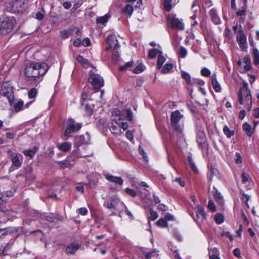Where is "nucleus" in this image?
I'll return each mask as SVG.
<instances>
[{
	"mask_svg": "<svg viewBox=\"0 0 259 259\" xmlns=\"http://www.w3.org/2000/svg\"><path fill=\"white\" fill-rule=\"evenodd\" d=\"M188 162L191 167V168H192V170L194 171V172H196L197 171V168L195 166L194 163L192 161V158L191 156H188Z\"/></svg>",
	"mask_w": 259,
	"mask_h": 259,
	"instance_id": "nucleus-52",
	"label": "nucleus"
},
{
	"mask_svg": "<svg viewBox=\"0 0 259 259\" xmlns=\"http://www.w3.org/2000/svg\"><path fill=\"white\" fill-rule=\"evenodd\" d=\"M119 126L120 128H122L123 130H125L128 127V124L126 122H122L121 123H119Z\"/></svg>",
	"mask_w": 259,
	"mask_h": 259,
	"instance_id": "nucleus-64",
	"label": "nucleus"
},
{
	"mask_svg": "<svg viewBox=\"0 0 259 259\" xmlns=\"http://www.w3.org/2000/svg\"><path fill=\"white\" fill-rule=\"evenodd\" d=\"M8 153L12 161V165L15 167L16 168H20L23 162L22 155L14 152L10 149L8 150Z\"/></svg>",
	"mask_w": 259,
	"mask_h": 259,
	"instance_id": "nucleus-11",
	"label": "nucleus"
},
{
	"mask_svg": "<svg viewBox=\"0 0 259 259\" xmlns=\"http://www.w3.org/2000/svg\"><path fill=\"white\" fill-rule=\"evenodd\" d=\"M173 65L171 63L165 64L161 69V72L163 73H167L172 68Z\"/></svg>",
	"mask_w": 259,
	"mask_h": 259,
	"instance_id": "nucleus-34",
	"label": "nucleus"
},
{
	"mask_svg": "<svg viewBox=\"0 0 259 259\" xmlns=\"http://www.w3.org/2000/svg\"><path fill=\"white\" fill-rule=\"evenodd\" d=\"M134 62L133 61H130L128 62H126L125 64H124L123 65H121L119 67V70L120 71H124L126 69H128L129 68L131 67L132 65H133Z\"/></svg>",
	"mask_w": 259,
	"mask_h": 259,
	"instance_id": "nucleus-37",
	"label": "nucleus"
},
{
	"mask_svg": "<svg viewBox=\"0 0 259 259\" xmlns=\"http://www.w3.org/2000/svg\"><path fill=\"white\" fill-rule=\"evenodd\" d=\"M71 31L67 30H63L60 32V36L62 38L66 39L69 37Z\"/></svg>",
	"mask_w": 259,
	"mask_h": 259,
	"instance_id": "nucleus-48",
	"label": "nucleus"
},
{
	"mask_svg": "<svg viewBox=\"0 0 259 259\" xmlns=\"http://www.w3.org/2000/svg\"><path fill=\"white\" fill-rule=\"evenodd\" d=\"M190 84H198L200 86H202L204 84V82L202 80L199 79L193 78L191 80V83Z\"/></svg>",
	"mask_w": 259,
	"mask_h": 259,
	"instance_id": "nucleus-47",
	"label": "nucleus"
},
{
	"mask_svg": "<svg viewBox=\"0 0 259 259\" xmlns=\"http://www.w3.org/2000/svg\"><path fill=\"white\" fill-rule=\"evenodd\" d=\"M150 216L149 219L151 221H154L158 218V214L156 211L153 210L152 209H150Z\"/></svg>",
	"mask_w": 259,
	"mask_h": 259,
	"instance_id": "nucleus-49",
	"label": "nucleus"
},
{
	"mask_svg": "<svg viewBox=\"0 0 259 259\" xmlns=\"http://www.w3.org/2000/svg\"><path fill=\"white\" fill-rule=\"evenodd\" d=\"M14 110L16 112H18L24 109V103L22 100H19L18 102L13 105Z\"/></svg>",
	"mask_w": 259,
	"mask_h": 259,
	"instance_id": "nucleus-26",
	"label": "nucleus"
},
{
	"mask_svg": "<svg viewBox=\"0 0 259 259\" xmlns=\"http://www.w3.org/2000/svg\"><path fill=\"white\" fill-rule=\"evenodd\" d=\"M66 128L64 134L65 139H67L69 138L71 133L78 132L82 126V123L76 122L72 118L68 119L66 122Z\"/></svg>",
	"mask_w": 259,
	"mask_h": 259,
	"instance_id": "nucleus-5",
	"label": "nucleus"
},
{
	"mask_svg": "<svg viewBox=\"0 0 259 259\" xmlns=\"http://www.w3.org/2000/svg\"><path fill=\"white\" fill-rule=\"evenodd\" d=\"M126 4L123 9V12L127 17H130L133 14L134 11V5Z\"/></svg>",
	"mask_w": 259,
	"mask_h": 259,
	"instance_id": "nucleus-25",
	"label": "nucleus"
},
{
	"mask_svg": "<svg viewBox=\"0 0 259 259\" xmlns=\"http://www.w3.org/2000/svg\"><path fill=\"white\" fill-rule=\"evenodd\" d=\"M187 55V50L184 47L181 46L179 50V56L181 58H184Z\"/></svg>",
	"mask_w": 259,
	"mask_h": 259,
	"instance_id": "nucleus-46",
	"label": "nucleus"
},
{
	"mask_svg": "<svg viewBox=\"0 0 259 259\" xmlns=\"http://www.w3.org/2000/svg\"><path fill=\"white\" fill-rule=\"evenodd\" d=\"M183 118V115L179 110L172 112L170 115L171 126L175 131L179 133H182L183 130V125L180 123Z\"/></svg>",
	"mask_w": 259,
	"mask_h": 259,
	"instance_id": "nucleus-4",
	"label": "nucleus"
},
{
	"mask_svg": "<svg viewBox=\"0 0 259 259\" xmlns=\"http://www.w3.org/2000/svg\"><path fill=\"white\" fill-rule=\"evenodd\" d=\"M236 158L235 159V162L237 164L241 163L242 162L241 156L239 153H236L235 154Z\"/></svg>",
	"mask_w": 259,
	"mask_h": 259,
	"instance_id": "nucleus-61",
	"label": "nucleus"
},
{
	"mask_svg": "<svg viewBox=\"0 0 259 259\" xmlns=\"http://www.w3.org/2000/svg\"><path fill=\"white\" fill-rule=\"evenodd\" d=\"M81 247V244L77 241L70 243L66 248V253L67 254H74L76 251Z\"/></svg>",
	"mask_w": 259,
	"mask_h": 259,
	"instance_id": "nucleus-16",
	"label": "nucleus"
},
{
	"mask_svg": "<svg viewBox=\"0 0 259 259\" xmlns=\"http://www.w3.org/2000/svg\"><path fill=\"white\" fill-rule=\"evenodd\" d=\"M162 54V51L158 49H152L149 50L148 53V56L150 58H154L156 55Z\"/></svg>",
	"mask_w": 259,
	"mask_h": 259,
	"instance_id": "nucleus-27",
	"label": "nucleus"
},
{
	"mask_svg": "<svg viewBox=\"0 0 259 259\" xmlns=\"http://www.w3.org/2000/svg\"><path fill=\"white\" fill-rule=\"evenodd\" d=\"M120 203L118 198L116 196H109L104 202V206L109 209H116Z\"/></svg>",
	"mask_w": 259,
	"mask_h": 259,
	"instance_id": "nucleus-13",
	"label": "nucleus"
},
{
	"mask_svg": "<svg viewBox=\"0 0 259 259\" xmlns=\"http://www.w3.org/2000/svg\"><path fill=\"white\" fill-rule=\"evenodd\" d=\"M209 15L212 22L217 25L220 24L221 22V20L218 15L216 9L213 8L209 10Z\"/></svg>",
	"mask_w": 259,
	"mask_h": 259,
	"instance_id": "nucleus-17",
	"label": "nucleus"
},
{
	"mask_svg": "<svg viewBox=\"0 0 259 259\" xmlns=\"http://www.w3.org/2000/svg\"><path fill=\"white\" fill-rule=\"evenodd\" d=\"M145 68V67L143 64H140L135 68L134 72L136 74H138L143 71Z\"/></svg>",
	"mask_w": 259,
	"mask_h": 259,
	"instance_id": "nucleus-45",
	"label": "nucleus"
},
{
	"mask_svg": "<svg viewBox=\"0 0 259 259\" xmlns=\"http://www.w3.org/2000/svg\"><path fill=\"white\" fill-rule=\"evenodd\" d=\"M11 9L14 12H22L25 9V2L23 0H14L10 3Z\"/></svg>",
	"mask_w": 259,
	"mask_h": 259,
	"instance_id": "nucleus-12",
	"label": "nucleus"
},
{
	"mask_svg": "<svg viewBox=\"0 0 259 259\" xmlns=\"http://www.w3.org/2000/svg\"><path fill=\"white\" fill-rule=\"evenodd\" d=\"M197 211L196 217L194 216L193 212H190L189 214L193 218L196 223L200 226L203 223L204 220L206 219V214L202 206L198 205L197 206Z\"/></svg>",
	"mask_w": 259,
	"mask_h": 259,
	"instance_id": "nucleus-10",
	"label": "nucleus"
},
{
	"mask_svg": "<svg viewBox=\"0 0 259 259\" xmlns=\"http://www.w3.org/2000/svg\"><path fill=\"white\" fill-rule=\"evenodd\" d=\"M201 73L204 76L208 77L210 76L211 72L208 68L204 67L201 69Z\"/></svg>",
	"mask_w": 259,
	"mask_h": 259,
	"instance_id": "nucleus-50",
	"label": "nucleus"
},
{
	"mask_svg": "<svg viewBox=\"0 0 259 259\" xmlns=\"http://www.w3.org/2000/svg\"><path fill=\"white\" fill-rule=\"evenodd\" d=\"M72 145L70 143L68 142H64L58 146V149L62 152H68L70 150Z\"/></svg>",
	"mask_w": 259,
	"mask_h": 259,
	"instance_id": "nucleus-21",
	"label": "nucleus"
},
{
	"mask_svg": "<svg viewBox=\"0 0 259 259\" xmlns=\"http://www.w3.org/2000/svg\"><path fill=\"white\" fill-rule=\"evenodd\" d=\"M208 207L212 212H214L216 210L215 206L214 203L212 200H209L208 203Z\"/></svg>",
	"mask_w": 259,
	"mask_h": 259,
	"instance_id": "nucleus-53",
	"label": "nucleus"
},
{
	"mask_svg": "<svg viewBox=\"0 0 259 259\" xmlns=\"http://www.w3.org/2000/svg\"><path fill=\"white\" fill-rule=\"evenodd\" d=\"M15 20L11 18H6L0 23V35L5 36L9 34L14 27Z\"/></svg>",
	"mask_w": 259,
	"mask_h": 259,
	"instance_id": "nucleus-7",
	"label": "nucleus"
},
{
	"mask_svg": "<svg viewBox=\"0 0 259 259\" xmlns=\"http://www.w3.org/2000/svg\"><path fill=\"white\" fill-rule=\"evenodd\" d=\"M48 69V66L46 63L32 62L26 64L25 73L28 77L35 78L44 75Z\"/></svg>",
	"mask_w": 259,
	"mask_h": 259,
	"instance_id": "nucleus-1",
	"label": "nucleus"
},
{
	"mask_svg": "<svg viewBox=\"0 0 259 259\" xmlns=\"http://www.w3.org/2000/svg\"><path fill=\"white\" fill-rule=\"evenodd\" d=\"M126 138L130 140V141H132L133 140V133L131 131H128L125 134Z\"/></svg>",
	"mask_w": 259,
	"mask_h": 259,
	"instance_id": "nucleus-63",
	"label": "nucleus"
},
{
	"mask_svg": "<svg viewBox=\"0 0 259 259\" xmlns=\"http://www.w3.org/2000/svg\"><path fill=\"white\" fill-rule=\"evenodd\" d=\"M90 141V136L86 134L85 135H82L76 137L74 139V146L78 149L81 145H85L89 143Z\"/></svg>",
	"mask_w": 259,
	"mask_h": 259,
	"instance_id": "nucleus-15",
	"label": "nucleus"
},
{
	"mask_svg": "<svg viewBox=\"0 0 259 259\" xmlns=\"http://www.w3.org/2000/svg\"><path fill=\"white\" fill-rule=\"evenodd\" d=\"M106 179L111 182L121 186L123 184V180L120 177H115L110 175H106L105 176Z\"/></svg>",
	"mask_w": 259,
	"mask_h": 259,
	"instance_id": "nucleus-20",
	"label": "nucleus"
},
{
	"mask_svg": "<svg viewBox=\"0 0 259 259\" xmlns=\"http://www.w3.org/2000/svg\"><path fill=\"white\" fill-rule=\"evenodd\" d=\"M166 58L161 54L158 56L157 62V69H160L162 68L163 64L165 62Z\"/></svg>",
	"mask_w": 259,
	"mask_h": 259,
	"instance_id": "nucleus-28",
	"label": "nucleus"
},
{
	"mask_svg": "<svg viewBox=\"0 0 259 259\" xmlns=\"http://www.w3.org/2000/svg\"><path fill=\"white\" fill-rule=\"evenodd\" d=\"M83 4V2L82 0H79L77 2H76L73 5L72 9L74 11H76L78 8H79Z\"/></svg>",
	"mask_w": 259,
	"mask_h": 259,
	"instance_id": "nucleus-56",
	"label": "nucleus"
},
{
	"mask_svg": "<svg viewBox=\"0 0 259 259\" xmlns=\"http://www.w3.org/2000/svg\"><path fill=\"white\" fill-rule=\"evenodd\" d=\"M78 213L82 215H85L88 213V209L85 207H81L78 209Z\"/></svg>",
	"mask_w": 259,
	"mask_h": 259,
	"instance_id": "nucleus-59",
	"label": "nucleus"
},
{
	"mask_svg": "<svg viewBox=\"0 0 259 259\" xmlns=\"http://www.w3.org/2000/svg\"><path fill=\"white\" fill-rule=\"evenodd\" d=\"M164 219L167 222L168 221L175 220V218L172 214H170V213H167L165 215Z\"/></svg>",
	"mask_w": 259,
	"mask_h": 259,
	"instance_id": "nucleus-60",
	"label": "nucleus"
},
{
	"mask_svg": "<svg viewBox=\"0 0 259 259\" xmlns=\"http://www.w3.org/2000/svg\"><path fill=\"white\" fill-rule=\"evenodd\" d=\"M181 76L182 78L186 81L187 83L190 84L191 83V77L189 73L185 71H182Z\"/></svg>",
	"mask_w": 259,
	"mask_h": 259,
	"instance_id": "nucleus-30",
	"label": "nucleus"
},
{
	"mask_svg": "<svg viewBox=\"0 0 259 259\" xmlns=\"http://www.w3.org/2000/svg\"><path fill=\"white\" fill-rule=\"evenodd\" d=\"M38 150V147H34L32 149L25 150L23 151L24 155L27 157H29L30 158H33L36 151Z\"/></svg>",
	"mask_w": 259,
	"mask_h": 259,
	"instance_id": "nucleus-22",
	"label": "nucleus"
},
{
	"mask_svg": "<svg viewBox=\"0 0 259 259\" xmlns=\"http://www.w3.org/2000/svg\"><path fill=\"white\" fill-rule=\"evenodd\" d=\"M76 59L79 62H80L81 64H82V65L85 67H87L89 65L88 60L83 58L81 56L79 55V56H77V57L76 58Z\"/></svg>",
	"mask_w": 259,
	"mask_h": 259,
	"instance_id": "nucleus-35",
	"label": "nucleus"
},
{
	"mask_svg": "<svg viewBox=\"0 0 259 259\" xmlns=\"http://www.w3.org/2000/svg\"><path fill=\"white\" fill-rule=\"evenodd\" d=\"M223 132L225 135L228 138H230L234 135V131L230 130L227 125H225L223 129Z\"/></svg>",
	"mask_w": 259,
	"mask_h": 259,
	"instance_id": "nucleus-31",
	"label": "nucleus"
},
{
	"mask_svg": "<svg viewBox=\"0 0 259 259\" xmlns=\"http://www.w3.org/2000/svg\"><path fill=\"white\" fill-rule=\"evenodd\" d=\"M214 219L218 224H221L224 221V216L221 213H217L215 215Z\"/></svg>",
	"mask_w": 259,
	"mask_h": 259,
	"instance_id": "nucleus-44",
	"label": "nucleus"
},
{
	"mask_svg": "<svg viewBox=\"0 0 259 259\" xmlns=\"http://www.w3.org/2000/svg\"><path fill=\"white\" fill-rule=\"evenodd\" d=\"M237 40L239 44H244L246 42V37L243 33H240L239 35L237 36Z\"/></svg>",
	"mask_w": 259,
	"mask_h": 259,
	"instance_id": "nucleus-36",
	"label": "nucleus"
},
{
	"mask_svg": "<svg viewBox=\"0 0 259 259\" xmlns=\"http://www.w3.org/2000/svg\"><path fill=\"white\" fill-rule=\"evenodd\" d=\"M110 18V15L108 14H106L103 16L97 17L96 23L97 24L105 25Z\"/></svg>",
	"mask_w": 259,
	"mask_h": 259,
	"instance_id": "nucleus-23",
	"label": "nucleus"
},
{
	"mask_svg": "<svg viewBox=\"0 0 259 259\" xmlns=\"http://www.w3.org/2000/svg\"><path fill=\"white\" fill-rule=\"evenodd\" d=\"M253 63L255 65L259 64V51L256 48L253 49Z\"/></svg>",
	"mask_w": 259,
	"mask_h": 259,
	"instance_id": "nucleus-29",
	"label": "nucleus"
},
{
	"mask_svg": "<svg viewBox=\"0 0 259 259\" xmlns=\"http://www.w3.org/2000/svg\"><path fill=\"white\" fill-rule=\"evenodd\" d=\"M37 94V90L35 88H32L28 92V96L30 99H33L36 97Z\"/></svg>",
	"mask_w": 259,
	"mask_h": 259,
	"instance_id": "nucleus-43",
	"label": "nucleus"
},
{
	"mask_svg": "<svg viewBox=\"0 0 259 259\" xmlns=\"http://www.w3.org/2000/svg\"><path fill=\"white\" fill-rule=\"evenodd\" d=\"M119 125L117 121L110 122L108 123V127L111 132L115 135H118L121 134L120 130L119 128Z\"/></svg>",
	"mask_w": 259,
	"mask_h": 259,
	"instance_id": "nucleus-18",
	"label": "nucleus"
},
{
	"mask_svg": "<svg viewBox=\"0 0 259 259\" xmlns=\"http://www.w3.org/2000/svg\"><path fill=\"white\" fill-rule=\"evenodd\" d=\"M122 114L125 116L126 119L129 121L133 119V112L130 109H127L122 111Z\"/></svg>",
	"mask_w": 259,
	"mask_h": 259,
	"instance_id": "nucleus-33",
	"label": "nucleus"
},
{
	"mask_svg": "<svg viewBox=\"0 0 259 259\" xmlns=\"http://www.w3.org/2000/svg\"><path fill=\"white\" fill-rule=\"evenodd\" d=\"M238 102L244 106V107L249 111L252 107V97L251 92L248 88L247 83H245L239 89L238 94Z\"/></svg>",
	"mask_w": 259,
	"mask_h": 259,
	"instance_id": "nucleus-2",
	"label": "nucleus"
},
{
	"mask_svg": "<svg viewBox=\"0 0 259 259\" xmlns=\"http://www.w3.org/2000/svg\"><path fill=\"white\" fill-rule=\"evenodd\" d=\"M125 192L128 195H129L132 197H134L137 195L136 192L134 190H133L131 189H130V188H126L125 189Z\"/></svg>",
	"mask_w": 259,
	"mask_h": 259,
	"instance_id": "nucleus-55",
	"label": "nucleus"
},
{
	"mask_svg": "<svg viewBox=\"0 0 259 259\" xmlns=\"http://www.w3.org/2000/svg\"><path fill=\"white\" fill-rule=\"evenodd\" d=\"M140 153L143 156V158L146 161H148V157L146 155V153L143 149V148L141 146H139V147Z\"/></svg>",
	"mask_w": 259,
	"mask_h": 259,
	"instance_id": "nucleus-54",
	"label": "nucleus"
},
{
	"mask_svg": "<svg viewBox=\"0 0 259 259\" xmlns=\"http://www.w3.org/2000/svg\"><path fill=\"white\" fill-rule=\"evenodd\" d=\"M242 129L248 137H251L253 133V130L252 129L251 126L247 123H245L243 124Z\"/></svg>",
	"mask_w": 259,
	"mask_h": 259,
	"instance_id": "nucleus-24",
	"label": "nucleus"
},
{
	"mask_svg": "<svg viewBox=\"0 0 259 259\" xmlns=\"http://www.w3.org/2000/svg\"><path fill=\"white\" fill-rule=\"evenodd\" d=\"M244 62L245 64V65L244 66V69L248 71L249 70L251 69V64H250V59L249 57H246L244 58Z\"/></svg>",
	"mask_w": 259,
	"mask_h": 259,
	"instance_id": "nucleus-41",
	"label": "nucleus"
},
{
	"mask_svg": "<svg viewBox=\"0 0 259 259\" xmlns=\"http://www.w3.org/2000/svg\"><path fill=\"white\" fill-rule=\"evenodd\" d=\"M1 94L2 95L7 97L11 105H12L14 101V97L13 88L10 81L3 83L1 88Z\"/></svg>",
	"mask_w": 259,
	"mask_h": 259,
	"instance_id": "nucleus-8",
	"label": "nucleus"
},
{
	"mask_svg": "<svg viewBox=\"0 0 259 259\" xmlns=\"http://www.w3.org/2000/svg\"><path fill=\"white\" fill-rule=\"evenodd\" d=\"M233 253L234 255L236 257H237V258H240L241 257L240 250L239 248H235L233 250Z\"/></svg>",
	"mask_w": 259,
	"mask_h": 259,
	"instance_id": "nucleus-57",
	"label": "nucleus"
},
{
	"mask_svg": "<svg viewBox=\"0 0 259 259\" xmlns=\"http://www.w3.org/2000/svg\"><path fill=\"white\" fill-rule=\"evenodd\" d=\"M158 209L160 210L164 211L167 210V206L161 203L158 205Z\"/></svg>",
	"mask_w": 259,
	"mask_h": 259,
	"instance_id": "nucleus-62",
	"label": "nucleus"
},
{
	"mask_svg": "<svg viewBox=\"0 0 259 259\" xmlns=\"http://www.w3.org/2000/svg\"><path fill=\"white\" fill-rule=\"evenodd\" d=\"M157 225L162 228H165L168 227V223L164 219H160L157 222Z\"/></svg>",
	"mask_w": 259,
	"mask_h": 259,
	"instance_id": "nucleus-40",
	"label": "nucleus"
},
{
	"mask_svg": "<svg viewBox=\"0 0 259 259\" xmlns=\"http://www.w3.org/2000/svg\"><path fill=\"white\" fill-rule=\"evenodd\" d=\"M242 182L243 184H246L249 183L251 180L249 175L244 171H243L241 174Z\"/></svg>",
	"mask_w": 259,
	"mask_h": 259,
	"instance_id": "nucleus-32",
	"label": "nucleus"
},
{
	"mask_svg": "<svg viewBox=\"0 0 259 259\" xmlns=\"http://www.w3.org/2000/svg\"><path fill=\"white\" fill-rule=\"evenodd\" d=\"M168 25L170 28L177 30L181 31L184 30L185 26L182 19H179L176 15H168L167 16Z\"/></svg>",
	"mask_w": 259,
	"mask_h": 259,
	"instance_id": "nucleus-6",
	"label": "nucleus"
},
{
	"mask_svg": "<svg viewBox=\"0 0 259 259\" xmlns=\"http://www.w3.org/2000/svg\"><path fill=\"white\" fill-rule=\"evenodd\" d=\"M171 0H164V8L167 11H170L172 9Z\"/></svg>",
	"mask_w": 259,
	"mask_h": 259,
	"instance_id": "nucleus-42",
	"label": "nucleus"
},
{
	"mask_svg": "<svg viewBox=\"0 0 259 259\" xmlns=\"http://www.w3.org/2000/svg\"><path fill=\"white\" fill-rule=\"evenodd\" d=\"M88 94L85 92H83L81 96V99L80 100V103L81 104V106H83L84 104V101L87 99L88 98Z\"/></svg>",
	"mask_w": 259,
	"mask_h": 259,
	"instance_id": "nucleus-58",
	"label": "nucleus"
},
{
	"mask_svg": "<svg viewBox=\"0 0 259 259\" xmlns=\"http://www.w3.org/2000/svg\"><path fill=\"white\" fill-rule=\"evenodd\" d=\"M83 109L85 111L86 114L89 116H91L93 112V108L87 103H84Z\"/></svg>",
	"mask_w": 259,
	"mask_h": 259,
	"instance_id": "nucleus-38",
	"label": "nucleus"
},
{
	"mask_svg": "<svg viewBox=\"0 0 259 259\" xmlns=\"http://www.w3.org/2000/svg\"><path fill=\"white\" fill-rule=\"evenodd\" d=\"M97 184L98 181L96 180L91 179L89 180L87 185L90 187V188H94L97 185Z\"/></svg>",
	"mask_w": 259,
	"mask_h": 259,
	"instance_id": "nucleus-51",
	"label": "nucleus"
},
{
	"mask_svg": "<svg viewBox=\"0 0 259 259\" xmlns=\"http://www.w3.org/2000/svg\"><path fill=\"white\" fill-rule=\"evenodd\" d=\"M107 42L109 45V46L105 48V50L106 51H108L109 50L113 48L112 50L113 55L112 56V59L114 60H117L119 56L118 50L120 47V45L117 40L115 35H110L107 38Z\"/></svg>",
	"mask_w": 259,
	"mask_h": 259,
	"instance_id": "nucleus-3",
	"label": "nucleus"
},
{
	"mask_svg": "<svg viewBox=\"0 0 259 259\" xmlns=\"http://www.w3.org/2000/svg\"><path fill=\"white\" fill-rule=\"evenodd\" d=\"M205 134L203 130L200 127L197 128L196 132V140L199 147L202 149L205 148Z\"/></svg>",
	"mask_w": 259,
	"mask_h": 259,
	"instance_id": "nucleus-14",
	"label": "nucleus"
},
{
	"mask_svg": "<svg viewBox=\"0 0 259 259\" xmlns=\"http://www.w3.org/2000/svg\"><path fill=\"white\" fill-rule=\"evenodd\" d=\"M156 252V250H154L151 252H147L146 253L143 251V253L145 254V259H151L152 257H154L155 256L157 257Z\"/></svg>",
	"mask_w": 259,
	"mask_h": 259,
	"instance_id": "nucleus-39",
	"label": "nucleus"
},
{
	"mask_svg": "<svg viewBox=\"0 0 259 259\" xmlns=\"http://www.w3.org/2000/svg\"><path fill=\"white\" fill-rule=\"evenodd\" d=\"M89 82L92 84L94 89H99L104 85V79L99 74L91 72Z\"/></svg>",
	"mask_w": 259,
	"mask_h": 259,
	"instance_id": "nucleus-9",
	"label": "nucleus"
},
{
	"mask_svg": "<svg viewBox=\"0 0 259 259\" xmlns=\"http://www.w3.org/2000/svg\"><path fill=\"white\" fill-rule=\"evenodd\" d=\"M210 79L211 83L214 90L216 92H221V87L220 85V84L217 80V74L215 73H213L212 75L210 76Z\"/></svg>",
	"mask_w": 259,
	"mask_h": 259,
	"instance_id": "nucleus-19",
	"label": "nucleus"
}]
</instances>
